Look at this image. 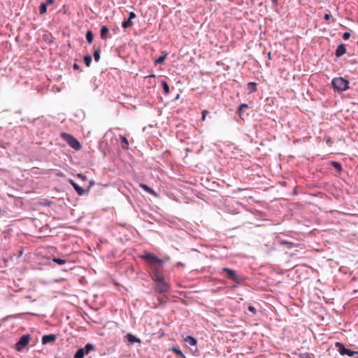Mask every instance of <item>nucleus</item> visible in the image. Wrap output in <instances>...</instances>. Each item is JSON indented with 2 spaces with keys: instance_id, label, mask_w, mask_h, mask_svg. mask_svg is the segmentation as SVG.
Instances as JSON below:
<instances>
[{
  "instance_id": "obj_1",
  "label": "nucleus",
  "mask_w": 358,
  "mask_h": 358,
  "mask_svg": "<svg viewBox=\"0 0 358 358\" xmlns=\"http://www.w3.org/2000/svg\"><path fill=\"white\" fill-rule=\"evenodd\" d=\"M140 257L149 264L152 280L164 276L162 268L165 262L162 259L150 252H144Z\"/></svg>"
},
{
  "instance_id": "obj_2",
  "label": "nucleus",
  "mask_w": 358,
  "mask_h": 358,
  "mask_svg": "<svg viewBox=\"0 0 358 358\" xmlns=\"http://www.w3.org/2000/svg\"><path fill=\"white\" fill-rule=\"evenodd\" d=\"M350 82L343 77L334 78L331 80V85L335 91L344 92L349 89Z\"/></svg>"
},
{
  "instance_id": "obj_3",
  "label": "nucleus",
  "mask_w": 358,
  "mask_h": 358,
  "mask_svg": "<svg viewBox=\"0 0 358 358\" xmlns=\"http://www.w3.org/2000/svg\"><path fill=\"white\" fill-rule=\"evenodd\" d=\"M155 290L159 294L168 293L170 290V285L165 280L164 276L153 280Z\"/></svg>"
},
{
  "instance_id": "obj_4",
  "label": "nucleus",
  "mask_w": 358,
  "mask_h": 358,
  "mask_svg": "<svg viewBox=\"0 0 358 358\" xmlns=\"http://www.w3.org/2000/svg\"><path fill=\"white\" fill-rule=\"evenodd\" d=\"M184 342L186 345L191 347L190 350L193 355L197 356L199 355V350L197 348V340L191 336H182Z\"/></svg>"
},
{
  "instance_id": "obj_5",
  "label": "nucleus",
  "mask_w": 358,
  "mask_h": 358,
  "mask_svg": "<svg viewBox=\"0 0 358 358\" xmlns=\"http://www.w3.org/2000/svg\"><path fill=\"white\" fill-rule=\"evenodd\" d=\"M60 136L72 148H73L76 150H80V144L79 141L76 138H75L72 135L63 132L60 134Z\"/></svg>"
},
{
  "instance_id": "obj_6",
  "label": "nucleus",
  "mask_w": 358,
  "mask_h": 358,
  "mask_svg": "<svg viewBox=\"0 0 358 358\" xmlns=\"http://www.w3.org/2000/svg\"><path fill=\"white\" fill-rule=\"evenodd\" d=\"M335 347L337 349L338 352L341 355H347L348 357H353L355 355L358 354L357 351H353L352 350L348 349L345 348V345L340 342H336L335 343Z\"/></svg>"
},
{
  "instance_id": "obj_7",
  "label": "nucleus",
  "mask_w": 358,
  "mask_h": 358,
  "mask_svg": "<svg viewBox=\"0 0 358 358\" xmlns=\"http://www.w3.org/2000/svg\"><path fill=\"white\" fill-rule=\"evenodd\" d=\"M31 336L29 334H25L20 337V340L15 344V350L17 351H21L24 347H26L29 341Z\"/></svg>"
},
{
  "instance_id": "obj_8",
  "label": "nucleus",
  "mask_w": 358,
  "mask_h": 358,
  "mask_svg": "<svg viewBox=\"0 0 358 358\" xmlns=\"http://www.w3.org/2000/svg\"><path fill=\"white\" fill-rule=\"evenodd\" d=\"M222 272L227 274V277L229 279L232 280L236 282L237 283H239L240 281L242 280L241 276L237 275L236 271L233 269L224 267L222 268Z\"/></svg>"
},
{
  "instance_id": "obj_9",
  "label": "nucleus",
  "mask_w": 358,
  "mask_h": 358,
  "mask_svg": "<svg viewBox=\"0 0 358 358\" xmlns=\"http://www.w3.org/2000/svg\"><path fill=\"white\" fill-rule=\"evenodd\" d=\"M90 352V343L85 345L84 348H80L77 350L74 355V358H83L85 355Z\"/></svg>"
},
{
  "instance_id": "obj_10",
  "label": "nucleus",
  "mask_w": 358,
  "mask_h": 358,
  "mask_svg": "<svg viewBox=\"0 0 358 358\" xmlns=\"http://www.w3.org/2000/svg\"><path fill=\"white\" fill-rule=\"evenodd\" d=\"M346 52V47L345 45L343 43H341L338 45L335 50V56L337 58L341 57Z\"/></svg>"
},
{
  "instance_id": "obj_11",
  "label": "nucleus",
  "mask_w": 358,
  "mask_h": 358,
  "mask_svg": "<svg viewBox=\"0 0 358 358\" xmlns=\"http://www.w3.org/2000/svg\"><path fill=\"white\" fill-rule=\"evenodd\" d=\"M56 341V336L55 334L45 335L42 338V343L43 345L53 343Z\"/></svg>"
},
{
  "instance_id": "obj_12",
  "label": "nucleus",
  "mask_w": 358,
  "mask_h": 358,
  "mask_svg": "<svg viewBox=\"0 0 358 358\" xmlns=\"http://www.w3.org/2000/svg\"><path fill=\"white\" fill-rule=\"evenodd\" d=\"M126 338H127V340L128 341V342H129L131 343H137L139 344L141 343V340L131 334H127L126 335Z\"/></svg>"
},
{
  "instance_id": "obj_13",
  "label": "nucleus",
  "mask_w": 358,
  "mask_h": 358,
  "mask_svg": "<svg viewBox=\"0 0 358 358\" xmlns=\"http://www.w3.org/2000/svg\"><path fill=\"white\" fill-rule=\"evenodd\" d=\"M140 187L143 189L145 190V192H147L148 193L152 194V195H154V196H157V192L152 189V188H150L148 185L146 184H144V183H141L140 184Z\"/></svg>"
},
{
  "instance_id": "obj_14",
  "label": "nucleus",
  "mask_w": 358,
  "mask_h": 358,
  "mask_svg": "<svg viewBox=\"0 0 358 358\" xmlns=\"http://www.w3.org/2000/svg\"><path fill=\"white\" fill-rule=\"evenodd\" d=\"M120 140L122 143V148L124 150L129 148V141L126 136H120Z\"/></svg>"
},
{
  "instance_id": "obj_15",
  "label": "nucleus",
  "mask_w": 358,
  "mask_h": 358,
  "mask_svg": "<svg viewBox=\"0 0 358 358\" xmlns=\"http://www.w3.org/2000/svg\"><path fill=\"white\" fill-rule=\"evenodd\" d=\"M109 29L106 26H102L101 29V37L102 39H106L108 36Z\"/></svg>"
},
{
  "instance_id": "obj_16",
  "label": "nucleus",
  "mask_w": 358,
  "mask_h": 358,
  "mask_svg": "<svg viewBox=\"0 0 358 358\" xmlns=\"http://www.w3.org/2000/svg\"><path fill=\"white\" fill-rule=\"evenodd\" d=\"M331 165L337 171V172L340 173L342 171V165L340 162L336 161H331Z\"/></svg>"
},
{
  "instance_id": "obj_17",
  "label": "nucleus",
  "mask_w": 358,
  "mask_h": 358,
  "mask_svg": "<svg viewBox=\"0 0 358 358\" xmlns=\"http://www.w3.org/2000/svg\"><path fill=\"white\" fill-rule=\"evenodd\" d=\"M245 108H248V104L246 103H241L239 106H238V115L240 116L241 118H243L242 116H243V110Z\"/></svg>"
},
{
  "instance_id": "obj_18",
  "label": "nucleus",
  "mask_w": 358,
  "mask_h": 358,
  "mask_svg": "<svg viewBox=\"0 0 358 358\" xmlns=\"http://www.w3.org/2000/svg\"><path fill=\"white\" fill-rule=\"evenodd\" d=\"M171 350L176 353L177 355L182 357V358H186L185 354L182 352V351L178 347H172L171 348Z\"/></svg>"
},
{
  "instance_id": "obj_19",
  "label": "nucleus",
  "mask_w": 358,
  "mask_h": 358,
  "mask_svg": "<svg viewBox=\"0 0 358 358\" xmlns=\"http://www.w3.org/2000/svg\"><path fill=\"white\" fill-rule=\"evenodd\" d=\"M70 183L72 185V186L74 187V189L78 193V194H80V195L83 194L84 190L80 187H79L73 180H70Z\"/></svg>"
},
{
  "instance_id": "obj_20",
  "label": "nucleus",
  "mask_w": 358,
  "mask_h": 358,
  "mask_svg": "<svg viewBox=\"0 0 358 358\" xmlns=\"http://www.w3.org/2000/svg\"><path fill=\"white\" fill-rule=\"evenodd\" d=\"M131 26H133L132 20L129 18L127 20H124L122 23V27L124 29H127L129 27H131Z\"/></svg>"
},
{
  "instance_id": "obj_21",
  "label": "nucleus",
  "mask_w": 358,
  "mask_h": 358,
  "mask_svg": "<svg viewBox=\"0 0 358 358\" xmlns=\"http://www.w3.org/2000/svg\"><path fill=\"white\" fill-rule=\"evenodd\" d=\"M167 55L168 53H165L163 55L159 56L157 59H155V64L157 65L163 63L165 59L166 58Z\"/></svg>"
},
{
  "instance_id": "obj_22",
  "label": "nucleus",
  "mask_w": 358,
  "mask_h": 358,
  "mask_svg": "<svg viewBox=\"0 0 358 358\" xmlns=\"http://www.w3.org/2000/svg\"><path fill=\"white\" fill-rule=\"evenodd\" d=\"M162 86L163 87V90H164V93L165 94H168L170 92V89H169V84L165 80H162Z\"/></svg>"
},
{
  "instance_id": "obj_23",
  "label": "nucleus",
  "mask_w": 358,
  "mask_h": 358,
  "mask_svg": "<svg viewBox=\"0 0 358 358\" xmlns=\"http://www.w3.org/2000/svg\"><path fill=\"white\" fill-rule=\"evenodd\" d=\"M280 244L282 245L286 246L289 249L293 248L294 246H296L295 243L287 241H282Z\"/></svg>"
},
{
  "instance_id": "obj_24",
  "label": "nucleus",
  "mask_w": 358,
  "mask_h": 358,
  "mask_svg": "<svg viewBox=\"0 0 358 358\" xmlns=\"http://www.w3.org/2000/svg\"><path fill=\"white\" fill-rule=\"evenodd\" d=\"M47 12V6L46 4H44L43 3H41L39 6V13L41 15H43Z\"/></svg>"
},
{
  "instance_id": "obj_25",
  "label": "nucleus",
  "mask_w": 358,
  "mask_h": 358,
  "mask_svg": "<svg viewBox=\"0 0 358 358\" xmlns=\"http://www.w3.org/2000/svg\"><path fill=\"white\" fill-rule=\"evenodd\" d=\"M52 260H53L54 262L57 263L59 265H63V264H64L66 262V259H60V258H56V257H54L52 259Z\"/></svg>"
},
{
  "instance_id": "obj_26",
  "label": "nucleus",
  "mask_w": 358,
  "mask_h": 358,
  "mask_svg": "<svg viewBox=\"0 0 358 358\" xmlns=\"http://www.w3.org/2000/svg\"><path fill=\"white\" fill-rule=\"evenodd\" d=\"M300 358H315V355L312 353L306 352L301 354Z\"/></svg>"
},
{
  "instance_id": "obj_27",
  "label": "nucleus",
  "mask_w": 358,
  "mask_h": 358,
  "mask_svg": "<svg viewBox=\"0 0 358 358\" xmlns=\"http://www.w3.org/2000/svg\"><path fill=\"white\" fill-rule=\"evenodd\" d=\"M93 56H94V60L96 62L99 61V59H100V52H99V50L98 49L94 50Z\"/></svg>"
},
{
  "instance_id": "obj_28",
  "label": "nucleus",
  "mask_w": 358,
  "mask_h": 358,
  "mask_svg": "<svg viewBox=\"0 0 358 358\" xmlns=\"http://www.w3.org/2000/svg\"><path fill=\"white\" fill-rule=\"evenodd\" d=\"M248 85L250 87L251 90L252 92H256L257 91V87H256V83H255L250 82V83H249Z\"/></svg>"
},
{
  "instance_id": "obj_29",
  "label": "nucleus",
  "mask_w": 358,
  "mask_h": 358,
  "mask_svg": "<svg viewBox=\"0 0 358 358\" xmlns=\"http://www.w3.org/2000/svg\"><path fill=\"white\" fill-rule=\"evenodd\" d=\"M84 62L87 66H90V55H85L84 57Z\"/></svg>"
},
{
  "instance_id": "obj_30",
  "label": "nucleus",
  "mask_w": 358,
  "mask_h": 358,
  "mask_svg": "<svg viewBox=\"0 0 358 358\" xmlns=\"http://www.w3.org/2000/svg\"><path fill=\"white\" fill-rule=\"evenodd\" d=\"M350 36H351V34L350 32H344L343 34V38L344 40H348L350 38Z\"/></svg>"
},
{
  "instance_id": "obj_31",
  "label": "nucleus",
  "mask_w": 358,
  "mask_h": 358,
  "mask_svg": "<svg viewBox=\"0 0 358 358\" xmlns=\"http://www.w3.org/2000/svg\"><path fill=\"white\" fill-rule=\"evenodd\" d=\"M248 310L250 312L252 313L253 314H256V313H257L256 308L254 306H248Z\"/></svg>"
},
{
  "instance_id": "obj_32",
  "label": "nucleus",
  "mask_w": 358,
  "mask_h": 358,
  "mask_svg": "<svg viewBox=\"0 0 358 358\" xmlns=\"http://www.w3.org/2000/svg\"><path fill=\"white\" fill-rule=\"evenodd\" d=\"M136 17V15L134 12L131 11L129 13V19L130 20H133L134 19L135 17Z\"/></svg>"
},
{
  "instance_id": "obj_33",
  "label": "nucleus",
  "mask_w": 358,
  "mask_h": 358,
  "mask_svg": "<svg viewBox=\"0 0 358 358\" xmlns=\"http://www.w3.org/2000/svg\"><path fill=\"white\" fill-rule=\"evenodd\" d=\"M208 113V111L206 110H203L202 111V117H201V120L203 121L206 118V115Z\"/></svg>"
},
{
  "instance_id": "obj_34",
  "label": "nucleus",
  "mask_w": 358,
  "mask_h": 358,
  "mask_svg": "<svg viewBox=\"0 0 358 358\" xmlns=\"http://www.w3.org/2000/svg\"><path fill=\"white\" fill-rule=\"evenodd\" d=\"M331 17V15L329 13H325L324 15V19L325 20H329Z\"/></svg>"
},
{
  "instance_id": "obj_35",
  "label": "nucleus",
  "mask_w": 358,
  "mask_h": 358,
  "mask_svg": "<svg viewBox=\"0 0 358 358\" xmlns=\"http://www.w3.org/2000/svg\"><path fill=\"white\" fill-rule=\"evenodd\" d=\"M85 37H86V40L87 41V42L90 43V30L87 31V32L85 34Z\"/></svg>"
},
{
  "instance_id": "obj_36",
  "label": "nucleus",
  "mask_w": 358,
  "mask_h": 358,
  "mask_svg": "<svg viewBox=\"0 0 358 358\" xmlns=\"http://www.w3.org/2000/svg\"><path fill=\"white\" fill-rule=\"evenodd\" d=\"M54 0H47L46 2L43 3L44 4H46V6L48 5L52 4L54 3Z\"/></svg>"
},
{
  "instance_id": "obj_37",
  "label": "nucleus",
  "mask_w": 358,
  "mask_h": 358,
  "mask_svg": "<svg viewBox=\"0 0 358 358\" xmlns=\"http://www.w3.org/2000/svg\"><path fill=\"white\" fill-rule=\"evenodd\" d=\"M271 1H272L273 6L275 8L277 7L278 4V0H271Z\"/></svg>"
},
{
  "instance_id": "obj_38",
  "label": "nucleus",
  "mask_w": 358,
  "mask_h": 358,
  "mask_svg": "<svg viewBox=\"0 0 358 358\" xmlns=\"http://www.w3.org/2000/svg\"><path fill=\"white\" fill-rule=\"evenodd\" d=\"M146 217L150 220H155V219L154 218V216L152 214L148 213Z\"/></svg>"
},
{
  "instance_id": "obj_39",
  "label": "nucleus",
  "mask_w": 358,
  "mask_h": 358,
  "mask_svg": "<svg viewBox=\"0 0 358 358\" xmlns=\"http://www.w3.org/2000/svg\"><path fill=\"white\" fill-rule=\"evenodd\" d=\"M90 308L97 310L99 308V306H94L91 304Z\"/></svg>"
},
{
  "instance_id": "obj_40",
  "label": "nucleus",
  "mask_w": 358,
  "mask_h": 358,
  "mask_svg": "<svg viewBox=\"0 0 358 358\" xmlns=\"http://www.w3.org/2000/svg\"><path fill=\"white\" fill-rule=\"evenodd\" d=\"M184 265L185 264L183 263L180 262H178L176 264V266H184Z\"/></svg>"
},
{
  "instance_id": "obj_41",
  "label": "nucleus",
  "mask_w": 358,
  "mask_h": 358,
  "mask_svg": "<svg viewBox=\"0 0 358 358\" xmlns=\"http://www.w3.org/2000/svg\"><path fill=\"white\" fill-rule=\"evenodd\" d=\"M103 303V299L102 297L100 298V301H99V306H102Z\"/></svg>"
},
{
  "instance_id": "obj_42",
  "label": "nucleus",
  "mask_w": 358,
  "mask_h": 358,
  "mask_svg": "<svg viewBox=\"0 0 358 358\" xmlns=\"http://www.w3.org/2000/svg\"><path fill=\"white\" fill-rule=\"evenodd\" d=\"M73 69H78V65L77 64H73Z\"/></svg>"
},
{
  "instance_id": "obj_43",
  "label": "nucleus",
  "mask_w": 358,
  "mask_h": 358,
  "mask_svg": "<svg viewBox=\"0 0 358 358\" xmlns=\"http://www.w3.org/2000/svg\"><path fill=\"white\" fill-rule=\"evenodd\" d=\"M178 98H179V94H177V96L174 98V99H173V100H176V99H178Z\"/></svg>"
},
{
  "instance_id": "obj_44",
  "label": "nucleus",
  "mask_w": 358,
  "mask_h": 358,
  "mask_svg": "<svg viewBox=\"0 0 358 358\" xmlns=\"http://www.w3.org/2000/svg\"><path fill=\"white\" fill-rule=\"evenodd\" d=\"M90 40H91V42L93 41V35L91 33V38H90Z\"/></svg>"
},
{
  "instance_id": "obj_45",
  "label": "nucleus",
  "mask_w": 358,
  "mask_h": 358,
  "mask_svg": "<svg viewBox=\"0 0 358 358\" xmlns=\"http://www.w3.org/2000/svg\"><path fill=\"white\" fill-rule=\"evenodd\" d=\"M94 350V345L91 344V351Z\"/></svg>"
},
{
  "instance_id": "obj_46",
  "label": "nucleus",
  "mask_w": 358,
  "mask_h": 358,
  "mask_svg": "<svg viewBox=\"0 0 358 358\" xmlns=\"http://www.w3.org/2000/svg\"><path fill=\"white\" fill-rule=\"evenodd\" d=\"M90 184H91V187H92L94 185V182L92 180H91Z\"/></svg>"
},
{
  "instance_id": "obj_47",
  "label": "nucleus",
  "mask_w": 358,
  "mask_h": 358,
  "mask_svg": "<svg viewBox=\"0 0 358 358\" xmlns=\"http://www.w3.org/2000/svg\"><path fill=\"white\" fill-rule=\"evenodd\" d=\"M268 57L269 59H271V52L268 53Z\"/></svg>"
},
{
  "instance_id": "obj_48",
  "label": "nucleus",
  "mask_w": 358,
  "mask_h": 358,
  "mask_svg": "<svg viewBox=\"0 0 358 358\" xmlns=\"http://www.w3.org/2000/svg\"><path fill=\"white\" fill-rule=\"evenodd\" d=\"M94 296L95 298H98V297H99V296H98V295H96V294H94Z\"/></svg>"
},
{
  "instance_id": "obj_49",
  "label": "nucleus",
  "mask_w": 358,
  "mask_h": 358,
  "mask_svg": "<svg viewBox=\"0 0 358 358\" xmlns=\"http://www.w3.org/2000/svg\"><path fill=\"white\" fill-rule=\"evenodd\" d=\"M155 75L150 76V77H155Z\"/></svg>"
}]
</instances>
